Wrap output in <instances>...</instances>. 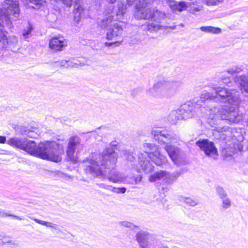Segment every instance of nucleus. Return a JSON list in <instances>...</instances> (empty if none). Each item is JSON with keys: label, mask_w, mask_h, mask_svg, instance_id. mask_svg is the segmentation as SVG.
I'll return each instance as SVG.
<instances>
[{"label": "nucleus", "mask_w": 248, "mask_h": 248, "mask_svg": "<svg viewBox=\"0 0 248 248\" xmlns=\"http://www.w3.org/2000/svg\"><path fill=\"white\" fill-rule=\"evenodd\" d=\"M180 83L176 81H167L164 78L159 77L153 87L149 89L147 92L149 94L156 97L169 96L176 90Z\"/></svg>", "instance_id": "8"}, {"label": "nucleus", "mask_w": 248, "mask_h": 248, "mask_svg": "<svg viewBox=\"0 0 248 248\" xmlns=\"http://www.w3.org/2000/svg\"><path fill=\"white\" fill-rule=\"evenodd\" d=\"M14 128L17 131L20 132L22 135H26L29 138L36 139L38 137L37 133L33 130L35 128L34 126L16 125Z\"/></svg>", "instance_id": "17"}, {"label": "nucleus", "mask_w": 248, "mask_h": 248, "mask_svg": "<svg viewBox=\"0 0 248 248\" xmlns=\"http://www.w3.org/2000/svg\"><path fill=\"white\" fill-rule=\"evenodd\" d=\"M98 185L100 188H104V189H108V190H110L111 191H112V188H113V187H112L111 186L107 185H106V184H103V183L100 184Z\"/></svg>", "instance_id": "45"}, {"label": "nucleus", "mask_w": 248, "mask_h": 248, "mask_svg": "<svg viewBox=\"0 0 248 248\" xmlns=\"http://www.w3.org/2000/svg\"><path fill=\"white\" fill-rule=\"evenodd\" d=\"M34 30L33 25L30 21L28 22V25L25 28L22 32V36L24 39H27L32 36V32Z\"/></svg>", "instance_id": "23"}, {"label": "nucleus", "mask_w": 248, "mask_h": 248, "mask_svg": "<svg viewBox=\"0 0 248 248\" xmlns=\"http://www.w3.org/2000/svg\"><path fill=\"white\" fill-rule=\"evenodd\" d=\"M144 147L147 148L145 153L147 154V157L141 159L140 157L139 164L144 173L147 174L154 170L153 163L160 168H166L169 162L166 157L159 151L158 147L153 143H145Z\"/></svg>", "instance_id": "6"}, {"label": "nucleus", "mask_w": 248, "mask_h": 248, "mask_svg": "<svg viewBox=\"0 0 248 248\" xmlns=\"http://www.w3.org/2000/svg\"><path fill=\"white\" fill-rule=\"evenodd\" d=\"M118 11L117 12V15L124 16L126 12V7L124 3L122 1H119L117 3Z\"/></svg>", "instance_id": "27"}, {"label": "nucleus", "mask_w": 248, "mask_h": 248, "mask_svg": "<svg viewBox=\"0 0 248 248\" xmlns=\"http://www.w3.org/2000/svg\"><path fill=\"white\" fill-rule=\"evenodd\" d=\"M247 125H248V120H247Z\"/></svg>", "instance_id": "53"}, {"label": "nucleus", "mask_w": 248, "mask_h": 248, "mask_svg": "<svg viewBox=\"0 0 248 248\" xmlns=\"http://www.w3.org/2000/svg\"><path fill=\"white\" fill-rule=\"evenodd\" d=\"M101 126L99 127H98V128H97V129H99L101 128Z\"/></svg>", "instance_id": "55"}, {"label": "nucleus", "mask_w": 248, "mask_h": 248, "mask_svg": "<svg viewBox=\"0 0 248 248\" xmlns=\"http://www.w3.org/2000/svg\"><path fill=\"white\" fill-rule=\"evenodd\" d=\"M187 4L188 2L184 0L177 1L175 0H172L169 3V6L173 13L177 14L184 10H186Z\"/></svg>", "instance_id": "19"}, {"label": "nucleus", "mask_w": 248, "mask_h": 248, "mask_svg": "<svg viewBox=\"0 0 248 248\" xmlns=\"http://www.w3.org/2000/svg\"><path fill=\"white\" fill-rule=\"evenodd\" d=\"M60 1L67 8H71L74 4V20L77 23H79L85 10L82 6L83 0H60Z\"/></svg>", "instance_id": "9"}, {"label": "nucleus", "mask_w": 248, "mask_h": 248, "mask_svg": "<svg viewBox=\"0 0 248 248\" xmlns=\"http://www.w3.org/2000/svg\"><path fill=\"white\" fill-rule=\"evenodd\" d=\"M54 0L55 1H57L58 0Z\"/></svg>", "instance_id": "57"}, {"label": "nucleus", "mask_w": 248, "mask_h": 248, "mask_svg": "<svg viewBox=\"0 0 248 248\" xmlns=\"http://www.w3.org/2000/svg\"><path fill=\"white\" fill-rule=\"evenodd\" d=\"M18 42L17 37L9 35L3 27L0 28V46L3 49H12L16 46Z\"/></svg>", "instance_id": "10"}, {"label": "nucleus", "mask_w": 248, "mask_h": 248, "mask_svg": "<svg viewBox=\"0 0 248 248\" xmlns=\"http://www.w3.org/2000/svg\"><path fill=\"white\" fill-rule=\"evenodd\" d=\"M113 18L114 17L113 16L109 15L107 17L102 19L100 23V26L101 28L105 29L106 28H108L109 26V24L113 20Z\"/></svg>", "instance_id": "26"}, {"label": "nucleus", "mask_w": 248, "mask_h": 248, "mask_svg": "<svg viewBox=\"0 0 248 248\" xmlns=\"http://www.w3.org/2000/svg\"><path fill=\"white\" fill-rule=\"evenodd\" d=\"M160 248H169L167 246H161Z\"/></svg>", "instance_id": "52"}, {"label": "nucleus", "mask_w": 248, "mask_h": 248, "mask_svg": "<svg viewBox=\"0 0 248 248\" xmlns=\"http://www.w3.org/2000/svg\"><path fill=\"white\" fill-rule=\"evenodd\" d=\"M6 244H10L11 245H14L17 246V245L16 244L15 241H12V240H7V241H1L2 245H4Z\"/></svg>", "instance_id": "46"}, {"label": "nucleus", "mask_w": 248, "mask_h": 248, "mask_svg": "<svg viewBox=\"0 0 248 248\" xmlns=\"http://www.w3.org/2000/svg\"><path fill=\"white\" fill-rule=\"evenodd\" d=\"M119 224L122 226H123L125 227L129 228L131 230H134V229H139V226L136 225L134 224L133 223H131L128 221H124L119 222Z\"/></svg>", "instance_id": "31"}, {"label": "nucleus", "mask_w": 248, "mask_h": 248, "mask_svg": "<svg viewBox=\"0 0 248 248\" xmlns=\"http://www.w3.org/2000/svg\"><path fill=\"white\" fill-rule=\"evenodd\" d=\"M216 191L218 196L221 199L227 197V194L224 189L221 186H217L216 188Z\"/></svg>", "instance_id": "30"}, {"label": "nucleus", "mask_w": 248, "mask_h": 248, "mask_svg": "<svg viewBox=\"0 0 248 248\" xmlns=\"http://www.w3.org/2000/svg\"><path fill=\"white\" fill-rule=\"evenodd\" d=\"M218 101L237 106L240 103L239 92L236 90L221 87L212 89L210 92L204 91L199 98H195L192 101H187L177 110H173L169 116V121L171 124H176L179 120L191 118L195 113L211 112L215 107L205 104Z\"/></svg>", "instance_id": "1"}, {"label": "nucleus", "mask_w": 248, "mask_h": 248, "mask_svg": "<svg viewBox=\"0 0 248 248\" xmlns=\"http://www.w3.org/2000/svg\"><path fill=\"white\" fill-rule=\"evenodd\" d=\"M151 138L158 144L163 146L173 163L177 166L188 164L189 160L185 152L181 148L170 144L172 141L177 140L178 136L170 129L153 130Z\"/></svg>", "instance_id": "4"}, {"label": "nucleus", "mask_w": 248, "mask_h": 248, "mask_svg": "<svg viewBox=\"0 0 248 248\" xmlns=\"http://www.w3.org/2000/svg\"><path fill=\"white\" fill-rule=\"evenodd\" d=\"M129 5L135 2L134 16L137 20H148L159 23L165 15L158 10L156 7L152 5L155 0H126Z\"/></svg>", "instance_id": "5"}, {"label": "nucleus", "mask_w": 248, "mask_h": 248, "mask_svg": "<svg viewBox=\"0 0 248 248\" xmlns=\"http://www.w3.org/2000/svg\"><path fill=\"white\" fill-rule=\"evenodd\" d=\"M147 30L150 31H156L159 29V25L154 23L147 22Z\"/></svg>", "instance_id": "34"}, {"label": "nucleus", "mask_w": 248, "mask_h": 248, "mask_svg": "<svg viewBox=\"0 0 248 248\" xmlns=\"http://www.w3.org/2000/svg\"><path fill=\"white\" fill-rule=\"evenodd\" d=\"M83 146L81 144V139L77 135L72 136L69 140L67 149L66 151V156L68 159L71 161L75 160L74 154L76 150L78 152L83 149Z\"/></svg>", "instance_id": "12"}, {"label": "nucleus", "mask_w": 248, "mask_h": 248, "mask_svg": "<svg viewBox=\"0 0 248 248\" xmlns=\"http://www.w3.org/2000/svg\"><path fill=\"white\" fill-rule=\"evenodd\" d=\"M9 213H6L2 209L0 208V217H9Z\"/></svg>", "instance_id": "47"}, {"label": "nucleus", "mask_w": 248, "mask_h": 248, "mask_svg": "<svg viewBox=\"0 0 248 248\" xmlns=\"http://www.w3.org/2000/svg\"><path fill=\"white\" fill-rule=\"evenodd\" d=\"M67 45L66 40L62 36H52L49 41V48L54 52L62 51Z\"/></svg>", "instance_id": "15"}, {"label": "nucleus", "mask_w": 248, "mask_h": 248, "mask_svg": "<svg viewBox=\"0 0 248 248\" xmlns=\"http://www.w3.org/2000/svg\"><path fill=\"white\" fill-rule=\"evenodd\" d=\"M123 42V40H120V41H116L114 42H106L104 43V45L105 46L108 47H114L116 46H118L120 45H121Z\"/></svg>", "instance_id": "32"}, {"label": "nucleus", "mask_w": 248, "mask_h": 248, "mask_svg": "<svg viewBox=\"0 0 248 248\" xmlns=\"http://www.w3.org/2000/svg\"><path fill=\"white\" fill-rule=\"evenodd\" d=\"M113 9V6H111L110 8L109 9V11H110V13H112V11Z\"/></svg>", "instance_id": "50"}, {"label": "nucleus", "mask_w": 248, "mask_h": 248, "mask_svg": "<svg viewBox=\"0 0 248 248\" xmlns=\"http://www.w3.org/2000/svg\"><path fill=\"white\" fill-rule=\"evenodd\" d=\"M242 70V69L241 67H235L234 68H231L227 69V72L229 74L232 76H233L238 73L240 72Z\"/></svg>", "instance_id": "36"}, {"label": "nucleus", "mask_w": 248, "mask_h": 248, "mask_svg": "<svg viewBox=\"0 0 248 248\" xmlns=\"http://www.w3.org/2000/svg\"><path fill=\"white\" fill-rule=\"evenodd\" d=\"M241 149H242V147H241L240 148V150H241Z\"/></svg>", "instance_id": "56"}, {"label": "nucleus", "mask_w": 248, "mask_h": 248, "mask_svg": "<svg viewBox=\"0 0 248 248\" xmlns=\"http://www.w3.org/2000/svg\"><path fill=\"white\" fill-rule=\"evenodd\" d=\"M9 215L10 216H9V217H13L14 219H18V220H21L23 219V218L19 216H17L16 215H15L14 214L10 213Z\"/></svg>", "instance_id": "48"}, {"label": "nucleus", "mask_w": 248, "mask_h": 248, "mask_svg": "<svg viewBox=\"0 0 248 248\" xmlns=\"http://www.w3.org/2000/svg\"><path fill=\"white\" fill-rule=\"evenodd\" d=\"M31 218L32 220H34L36 223H37L39 224L46 226L47 227L51 228L56 230H58V227H57V225L55 224L51 223V222L40 220V219L36 218L35 217H31Z\"/></svg>", "instance_id": "25"}, {"label": "nucleus", "mask_w": 248, "mask_h": 248, "mask_svg": "<svg viewBox=\"0 0 248 248\" xmlns=\"http://www.w3.org/2000/svg\"><path fill=\"white\" fill-rule=\"evenodd\" d=\"M220 138L225 142L231 141L232 140H236L239 141V140L237 138L239 136L240 129H237L235 127H232L228 126H224L220 128Z\"/></svg>", "instance_id": "13"}, {"label": "nucleus", "mask_w": 248, "mask_h": 248, "mask_svg": "<svg viewBox=\"0 0 248 248\" xmlns=\"http://www.w3.org/2000/svg\"><path fill=\"white\" fill-rule=\"evenodd\" d=\"M200 29L203 32L212 33L214 34L220 33L221 32V29L220 28L211 26H203L201 27Z\"/></svg>", "instance_id": "24"}, {"label": "nucleus", "mask_w": 248, "mask_h": 248, "mask_svg": "<svg viewBox=\"0 0 248 248\" xmlns=\"http://www.w3.org/2000/svg\"><path fill=\"white\" fill-rule=\"evenodd\" d=\"M208 5H214L218 3L220 0H205Z\"/></svg>", "instance_id": "44"}, {"label": "nucleus", "mask_w": 248, "mask_h": 248, "mask_svg": "<svg viewBox=\"0 0 248 248\" xmlns=\"http://www.w3.org/2000/svg\"><path fill=\"white\" fill-rule=\"evenodd\" d=\"M187 170L186 168H182L179 171H175L173 173L171 176L169 177H166L167 178H170L173 180V179H176L178 177H179L182 174H183L186 170Z\"/></svg>", "instance_id": "33"}, {"label": "nucleus", "mask_w": 248, "mask_h": 248, "mask_svg": "<svg viewBox=\"0 0 248 248\" xmlns=\"http://www.w3.org/2000/svg\"><path fill=\"white\" fill-rule=\"evenodd\" d=\"M83 64V63L80 62L78 60L75 58L68 60V68L77 67Z\"/></svg>", "instance_id": "29"}, {"label": "nucleus", "mask_w": 248, "mask_h": 248, "mask_svg": "<svg viewBox=\"0 0 248 248\" xmlns=\"http://www.w3.org/2000/svg\"><path fill=\"white\" fill-rule=\"evenodd\" d=\"M142 179V176L141 174H134L132 177V184H139Z\"/></svg>", "instance_id": "37"}, {"label": "nucleus", "mask_w": 248, "mask_h": 248, "mask_svg": "<svg viewBox=\"0 0 248 248\" xmlns=\"http://www.w3.org/2000/svg\"><path fill=\"white\" fill-rule=\"evenodd\" d=\"M234 80L242 92L248 93V77L245 75L236 76Z\"/></svg>", "instance_id": "20"}, {"label": "nucleus", "mask_w": 248, "mask_h": 248, "mask_svg": "<svg viewBox=\"0 0 248 248\" xmlns=\"http://www.w3.org/2000/svg\"><path fill=\"white\" fill-rule=\"evenodd\" d=\"M202 8V2L201 0H195L190 2H188L186 7V11L189 13L194 14L199 12Z\"/></svg>", "instance_id": "21"}, {"label": "nucleus", "mask_w": 248, "mask_h": 248, "mask_svg": "<svg viewBox=\"0 0 248 248\" xmlns=\"http://www.w3.org/2000/svg\"><path fill=\"white\" fill-rule=\"evenodd\" d=\"M165 171L161 170L159 172H155L153 174L151 175L149 177L150 182H154L157 180L160 181V188L164 192H167L169 188L167 186L172 183V180L170 178H167L164 176Z\"/></svg>", "instance_id": "14"}, {"label": "nucleus", "mask_w": 248, "mask_h": 248, "mask_svg": "<svg viewBox=\"0 0 248 248\" xmlns=\"http://www.w3.org/2000/svg\"><path fill=\"white\" fill-rule=\"evenodd\" d=\"M123 157L124 158L126 162L125 163L129 168H134L136 161V158L133 155L132 152L129 150H125L123 153Z\"/></svg>", "instance_id": "22"}, {"label": "nucleus", "mask_w": 248, "mask_h": 248, "mask_svg": "<svg viewBox=\"0 0 248 248\" xmlns=\"http://www.w3.org/2000/svg\"><path fill=\"white\" fill-rule=\"evenodd\" d=\"M0 237H2L4 238L5 239L7 238H11V237L9 236H3L1 235H0Z\"/></svg>", "instance_id": "51"}, {"label": "nucleus", "mask_w": 248, "mask_h": 248, "mask_svg": "<svg viewBox=\"0 0 248 248\" xmlns=\"http://www.w3.org/2000/svg\"><path fill=\"white\" fill-rule=\"evenodd\" d=\"M142 88L141 87H139L132 90L131 92V95L134 97H135L138 93L141 92Z\"/></svg>", "instance_id": "42"}, {"label": "nucleus", "mask_w": 248, "mask_h": 248, "mask_svg": "<svg viewBox=\"0 0 248 248\" xmlns=\"http://www.w3.org/2000/svg\"><path fill=\"white\" fill-rule=\"evenodd\" d=\"M222 208L224 209H227L229 208L231 205V202L230 200L227 197L226 198H224L222 199Z\"/></svg>", "instance_id": "35"}, {"label": "nucleus", "mask_w": 248, "mask_h": 248, "mask_svg": "<svg viewBox=\"0 0 248 248\" xmlns=\"http://www.w3.org/2000/svg\"><path fill=\"white\" fill-rule=\"evenodd\" d=\"M117 145L116 141L111 142L109 144L110 147L106 148L104 150L99 161L94 160L90 157L84 159L83 163H89L84 169L85 172L98 178H104L108 174H109L110 175L108 179L110 181L118 182L119 179L117 175L114 173L111 175V170L115 169L117 161L118 154L115 151Z\"/></svg>", "instance_id": "3"}, {"label": "nucleus", "mask_w": 248, "mask_h": 248, "mask_svg": "<svg viewBox=\"0 0 248 248\" xmlns=\"http://www.w3.org/2000/svg\"><path fill=\"white\" fill-rule=\"evenodd\" d=\"M94 131H88L87 133H90L91 132H93Z\"/></svg>", "instance_id": "54"}, {"label": "nucleus", "mask_w": 248, "mask_h": 248, "mask_svg": "<svg viewBox=\"0 0 248 248\" xmlns=\"http://www.w3.org/2000/svg\"><path fill=\"white\" fill-rule=\"evenodd\" d=\"M0 7V28L3 27L5 22L7 27L11 29L14 28L11 16L15 20L19 19L20 8L18 0H4Z\"/></svg>", "instance_id": "7"}, {"label": "nucleus", "mask_w": 248, "mask_h": 248, "mask_svg": "<svg viewBox=\"0 0 248 248\" xmlns=\"http://www.w3.org/2000/svg\"><path fill=\"white\" fill-rule=\"evenodd\" d=\"M150 234L145 231H139L135 235V240L139 245V248H148Z\"/></svg>", "instance_id": "16"}, {"label": "nucleus", "mask_w": 248, "mask_h": 248, "mask_svg": "<svg viewBox=\"0 0 248 248\" xmlns=\"http://www.w3.org/2000/svg\"><path fill=\"white\" fill-rule=\"evenodd\" d=\"M52 174L53 175L54 177L56 178H64L65 177L66 175L60 170H56L52 172Z\"/></svg>", "instance_id": "38"}, {"label": "nucleus", "mask_w": 248, "mask_h": 248, "mask_svg": "<svg viewBox=\"0 0 248 248\" xmlns=\"http://www.w3.org/2000/svg\"><path fill=\"white\" fill-rule=\"evenodd\" d=\"M196 145L207 157L218 155V150L214 142L208 139H199L196 142Z\"/></svg>", "instance_id": "11"}, {"label": "nucleus", "mask_w": 248, "mask_h": 248, "mask_svg": "<svg viewBox=\"0 0 248 248\" xmlns=\"http://www.w3.org/2000/svg\"><path fill=\"white\" fill-rule=\"evenodd\" d=\"M68 60H62L61 62H56V63L60 64L61 66L68 68Z\"/></svg>", "instance_id": "43"}, {"label": "nucleus", "mask_w": 248, "mask_h": 248, "mask_svg": "<svg viewBox=\"0 0 248 248\" xmlns=\"http://www.w3.org/2000/svg\"><path fill=\"white\" fill-rule=\"evenodd\" d=\"M182 201L190 206H195L198 204V202L191 197H182Z\"/></svg>", "instance_id": "28"}, {"label": "nucleus", "mask_w": 248, "mask_h": 248, "mask_svg": "<svg viewBox=\"0 0 248 248\" xmlns=\"http://www.w3.org/2000/svg\"><path fill=\"white\" fill-rule=\"evenodd\" d=\"M123 31L122 26L118 23H115L109 26L106 33V39L111 40L115 37L119 36L122 35Z\"/></svg>", "instance_id": "18"}, {"label": "nucleus", "mask_w": 248, "mask_h": 248, "mask_svg": "<svg viewBox=\"0 0 248 248\" xmlns=\"http://www.w3.org/2000/svg\"><path fill=\"white\" fill-rule=\"evenodd\" d=\"M5 143L34 156L56 163L61 161L63 152L60 144L54 141L46 140L37 145L34 140L26 138L13 137L7 140L5 136H0V143Z\"/></svg>", "instance_id": "2"}, {"label": "nucleus", "mask_w": 248, "mask_h": 248, "mask_svg": "<svg viewBox=\"0 0 248 248\" xmlns=\"http://www.w3.org/2000/svg\"><path fill=\"white\" fill-rule=\"evenodd\" d=\"M222 81H223V82L225 84H226L228 86H231L232 84V82L231 81V79H233V78L232 77H222Z\"/></svg>", "instance_id": "41"}, {"label": "nucleus", "mask_w": 248, "mask_h": 248, "mask_svg": "<svg viewBox=\"0 0 248 248\" xmlns=\"http://www.w3.org/2000/svg\"><path fill=\"white\" fill-rule=\"evenodd\" d=\"M110 3H115L117 0H107Z\"/></svg>", "instance_id": "49"}, {"label": "nucleus", "mask_w": 248, "mask_h": 248, "mask_svg": "<svg viewBox=\"0 0 248 248\" xmlns=\"http://www.w3.org/2000/svg\"><path fill=\"white\" fill-rule=\"evenodd\" d=\"M126 191V188L125 187H113L112 189V191L120 194H124Z\"/></svg>", "instance_id": "39"}, {"label": "nucleus", "mask_w": 248, "mask_h": 248, "mask_svg": "<svg viewBox=\"0 0 248 248\" xmlns=\"http://www.w3.org/2000/svg\"><path fill=\"white\" fill-rule=\"evenodd\" d=\"M217 117H218V116H214L213 118L208 120V123L211 126H214L218 124V121L216 120Z\"/></svg>", "instance_id": "40"}]
</instances>
